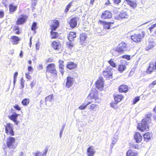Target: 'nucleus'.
I'll return each mask as SVG.
<instances>
[{"mask_svg": "<svg viewBox=\"0 0 156 156\" xmlns=\"http://www.w3.org/2000/svg\"><path fill=\"white\" fill-rule=\"evenodd\" d=\"M51 46L54 49H58L61 47L60 42L59 41H53L51 44Z\"/></svg>", "mask_w": 156, "mask_h": 156, "instance_id": "24", "label": "nucleus"}, {"mask_svg": "<svg viewBox=\"0 0 156 156\" xmlns=\"http://www.w3.org/2000/svg\"><path fill=\"white\" fill-rule=\"evenodd\" d=\"M151 139L150 137H144V141L147 142H148Z\"/></svg>", "mask_w": 156, "mask_h": 156, "instance_id": "60", "label": "nucleus"}, {"mask_svg": "<svg viewBox=\"0 0 156 156\" xmlns=\"http://www.w3.org/2000/svg\"><path fill=\"white\" fill-rule=\"evenodd\" d=\"M126 68V65L123 63H120L118 66V70L120 73H122Z\"/></svg>", "mask_w": 156, "mask_h": 156, "instance_id": "27", "label": "nucleus"}, {"mask_svg": "<svg viewBox=\"0 0 156 156\" xmlns=\"http://www.w3.org/2000/svg\"><path fill=\"white\" fill-rule=\"evenodd\" d=\"M42 92V90L41 89H39L36 92L37 95H40L41 94Z\"/></svg>", "mask_w": 156, "mask_h": 156, "instance_id": "63", "label": "nucleus"}, {"mask_svg": "<svg viewBox=\"0 0 156 156\" xmlns=\"http://www.w3.org/2000/svg\"><path fill=\"white\" fill-rule=\"evenodd\" d=\"M46 73H50L51 76L56 77L57 76V72L55 64L51 63L48 64L46 67Z\"/></svg>", "mask_w": 156, "mask_h": 156, "instance_id": "3", "label": "nucleus"}, {"mask_svg": "<svg viewBox=\"0 0 156 156\" xmlns=\"http://www.w3.org/2000/svg\"><path fill=\"white\" fill-rule=\"evenodd\" d=\"M152 114L151 113H149L148 114H146L145 116V118L144 119H146L149 122V121H151V117H152Z\"/></svg>", "mask_w": 156, "mask_h": 156, "instance_id": "41", "label": "nucleus"}, {"mask_svg": "<svg viewBox=\"0 0 156 156\" xmlns=\"http://www.w3.org/2000/svg\"><path fill=\"white\" fill-rule=\"evenodd\" d=\"M53 98V94H51L50 95L47 97H46L45 98V101H51L52 99V98Z\"/></svg>", "mask_w": 156, "mask_h": 156, "instance_id": "39", "label": "nucleus"}, {"mask_svg": "<svg viewBox=\"0 0 156 156\" xmlns=\"http://www.w3.org/2000/svg\"><path fill=\"white\" fill-rule=\"evenodd\" d=\"M149 122L146 119H142L140 122L137 123V129L142 132L148 131L149 130Z\"/></svg>", "mask_w": 156, "mask_h": 156, "instance_id": "2", "label": "nucleus"}, {"mask_svg": "<svg viewBox=\"0 0 156 156\" xmlns=\"http://www.w3.org/2000/svg\"><path fill=\"white\" fill-rule=\"evenodd\" d=\"M28 72H31L33 70V69L31 66H29L28 67Z\"/></svg>", "mask_w": 156, "mask_h": 156, "instance_id": "62", "label": "nucleus"}, {"mask_svg": "<svg viewBox=\"0 0 156 156\" xmlns=\"http://www.w3.org/2000/svg\"><path fill=\"white\" fill-rule=\"evenodd\" d=\"M138 151L131 149L128 150L126 153V156H138Z\"/></svg>", "mask_w": 156, "mask_h": 156, "instance_id": "25", "label": "nucleus"}, {"mask_svg": "<svg viewBox=\"0 0 156 156\" xmlns=\"http://www.w3.org/2000/svg\"><path fill=\"white\" fill-rule=\"evenodd\" d=\"M113 96L115 101L119 103L121 102L124 98V96L121 94H115Z\"/></svg>", "mask_w": 156, "mask_h": 156, "instance_id": "17", "label": "nucleus"}, {"mask_svg": "<svg viewBox=\"0 0 156 156\" xmlns=\"http://www.w3.org/2000/svg\"><path fill=\"white\" fill-rule=\"evenodd\" d=\"M4 16V12L3 11H0V18H2Z\"/></svg>", "mask_w": 156, "mask_h": 156, "instance_id": "55", "label": "nucleus"}, {"mask_svg": "<svg viewBox=\"0 0 156 156\" xmlns=\"http://www.w3.org/2000/svg\"><path fill=\"white\" fill-rule=\"evenodd\" d=\"M140 100V96H137L135 97L133 101L132 104L134 105L136 104L137 102Z\"/></svg>", "mask_w": 156, "mask_h": 156, "instance_id": "42", "label": "nucleus"}, {"mask_svg": "<svg viewBox=\"0 0 156 156\" xmlns=\"http://www.w3.org/2000/svg\"><path fill=\"white\" fill-rule=\"evenodd\" d=\"M145 35V32L142 31L141 33L138 34H134L130 37L131 39L136 43L140 42Z\"/></svg>", "mask_w": 156, "mask_h": 156, "instance_id": "5", "label": "nucleus"}, {"mask_svg": "<svg viewBox=\"0 0 156 156\" xmlns=\"http://www.w3.org/2000/svg\"><path fill=\"white\" fill-rule=\"evenodd\" d=\"M59 26V21L56 19H54L51 20V24L50 26L51 30H55Z\"/></svg>", "mask_w": 156, "mask_h": 156, "instance_id": "12", "label": "nucleus"}, {"mask_svg": "<svg viewBox=\"0 0 156 156\" xmlns=\"http://www.w3.org/2000/svg\"><path fill=\"white\" fill-rule=\"evenodd\" d=\"M95 152V149L93 146H90L87 148V154L88 156H94Z\"/></svg>", "mask_w": 156, "mask_h": 156, "instance_id": "20", "label": "nucleus"}, {"mask_svg": "<svg viewBox=\"0 0 156 156\" xmlns=\"http://www.w3.org/2000/svg\"><path fill=\"white\" fill-rule=\"evenodd\" d=\"M113 2L115 4H118L121 2V0H113Z\"/></svg>", "mask_w": 156, "mask_h": 156, "instance_id": "61", "label": "nucleus"}, {"mask_svg": "<svg viewBox=\"0 0 156 156\" xmlns=\"http://www.w3.org/2000/svg\"><path fill=\"white\" fill-rule=\"evenodd\" d=\"M98 23L103 26V28L105 29H109L110 26L114 24V22H107L105 20H99L98 21Z\"/></svg>", "mask_w": 156, "mask_h": 156, "instance_id": "11", "label": "nucleus"}, {"mask_svg": "<svg viewBox=\"0 0 156 156\" xmlns=\"http://www.w3.org/2000/svg\"><path fill=\"white\" fill-rule=\"evenodd\" d=\"M31 28L32 30L35 31L37 28V23L35 22H33L32 24Z\"/></svg>", "mask_w": 156, "mask_h": 156, "instance_id": "38", "label": "nucleus"}, {"mask_svg": "<svg viewBox=\"0 0 156 156\" xmlns=\"http://www.w3.org/2000/svg\"><path fill=\"white\" fill-rule=\"evenodd\" d=\"M99 100L98 93L93 90L90 91V93L86 98L84 101L85 105L83 104L80 106L79 108L80 109H84L89 105L90 104L89 109L91 110H95L98 108V104L99 102L98 100Z\"/></svg>", "mask_w": 156, "mask_h": 156, "instance_id": "1", "label": "nucleus"}, {"mask_svg": "<svg viewBox=\"0 0 156 156\" xmlns=\"http://www.w3.org/2000/svg\"><path fill=\"white\" fill-rule=\"evenodd\" d=\"M26 78L28 80H31L32 79L31 76L30 75L29 73H26L25 74Z\"/></svg>", "mask_w": 156, "mask_h": 156, "instance_id": "52", "label": "nucleus"}, {"mask_svg": "<svg viewBox=\"0 0 156 156\" xmlns=\"http://www.w3.org/2000/svg\"><path fill=\"white\" fill-rule=\"evenodd\" d=\"M154 47V45H153L152 43H149V44L146 47V49L147 50H148Z\"/></svg>", "mask_w": 156, "mask_h": 156, "instance_id": "48", "label": "nucleus"}, {"mask_svg": "<svg viewBox=\"0 0 156 156\" xmlns=\"http://www.w3.org/2000/svg\"><path fill=\"white\" fill-rule=\"evenodd\" d=\"M121 58H125L128 60H129L131 59L130 56L128 55H123L121 57Z\"/></svg>", "mask_w": 156, "mask_h": 156, "instance_id": "44", "label": "nucleus"}, {"mask_svg": "<svg viewBox=\"0 0 156 156\" xmlns=\"http://www.w3.org/2000/svg\"><path fill=\"white\" fill-rule=\"evenodd\" d=\"M30 102V99L25 98L23 99L21 101V104L23 106H27Z\"/></svg>", "mask_w": 156, "mask_h": 156, "instance_id": "35", "label": "nucleus"}, {"mask_svg": "<svg viewBox=\"0 0 156 156\" xmlns=\"http://www.w3.org/2000/svg\"><path fill=\"white\" fill-rule=\"evenodd\" d=\"M134 136H142L141 135H140V133L138 132H136L135 133V134L134 135Z\"/></svg>", "mask_w": 156, "mask_h": 156, "instance_id": "57", "label": "nucleus"}, {"mask_svg": "<svg viewBox=\"0 0 156 156\" xmlns=\"http://www.w3.org/2000/svg\"><path fill=\"white\" fill-rule=\"evenodd\" d=\"M24 81L23 80H21V82H20V84L21 85V87L22 88H23L24 87Z\"/></svg>", "mask_w": 156, "mask_h": 156, "instance_id": "59", "label": "nucleus"}, {"mask_svg": "<svg viewBox=\"0 0 156 156\" xmlns=\"http://www.w3.org/2000/svg\"><path fill=\"white\" fill-rule=\"evenodd\" d=\"M131 148H134L135 149H138V146L137 144H133L130 145Z\"/></svg>", "mask_w": 156, "mask_h": 156, "instance_id": "54", "label": "nucleus"}, {"mask_svg": "<svg viewBox=\"0 0 156 156\" xmlns=\"http://www.w3.org/2000/svg\"><path fill=\"white\" fill-rule=\"evenodd\" d=\"M129 88L128 86L125 84L120 85L118 88V90L120 93H126L128 91Z\"/></svg>", "mask_w": 156, "mask_h": 156, "instance_id": "18", "label": "nucleus"}, {"mask_svg": "<svg viewBox=\"0 0 156 156\" xmlns=\"http://www.w3.org/2000/svg\"><path fill=\"white\" fill-rule=\"evenodd\" d=\"M48 150L47 149H45V152L42 153L41 152L37 151L34 154L35 156H46V154Z\"/></svg>", "mask_w": 156, "mask_h": 156, "instance_id": "36", "label": "nucleus"}, {"mask_svg": "<svg viewBox=\"0 0 156 156\" xmlns=\"http://www.w3.org/2000/svg\"><path fill=\"white\" fill-rule=\"evenodd\" d=\"M108 63L110 64V66L113 68H115L116 67V64L114 61L113 59H111L108 61Z\"/></svg>", "mask_w": 156, "mask_h": 156, "instance_id": "37", "label": "nucleus"}, {"mask_svg": "<svg viewBox=\"0 0 156 156\" xmlns=\"http://www.w3.org/2000/svg\"><path fill=\"white\" fill-rule=\"evenodd\" d=\"M111 3L110 2L109 0H108L107 2H106L105 4V5L106 6L109 5L111 4Z\"/></svg>", "mask_w": 156, "mask_h": 156, "instance_id": "64", "label": "nucleus"}, {"mask_svg": "<svg viewBox=\"0 0 156 156\" xmlns=\"http://www.w3.org/2000/svg\"><path fill=\"white\" fill-rule=\"evenodd\" d=\"M74 2H75L74 1H71L66 5V7L64 10V12L65 13H66L68 12L69 9L71 7L74 5Z\"/></svg>", "mask_w": 156, "mask_h": 156, "instance_id": "31", "label": "nucleus"}, {"mask_svg": "<svg viewBox=\"0 0 156 156\" xmlns=\"http://www.w3.org/2000/svg\"><path fill=\"white\" fill-rule=\"evenodd\" d=\"M127 48V47L126 44L124 42H122L119 44L115 51L120 54H122L126 51Z\"/></svg>", "mask_w": 156, "mask_h": 156, "instance_id": "6", "label": "nucleus"}, {"mask_svg": "<svg viewBox=\"0 0 156 156\" xmlns=\"http://www.w3.org/2000/svg\"><path fill=\"white\" fill-rule=\"evenodd\" d=\"M104 80L102 77H99L98 79L95 83L96 87L100 91L102 90L104 88Z\"/></svg>", "mask_w": 156, "mask_h": 156, "instance_id": "9", "label": "nucleus"}, {"mask_svg": "<svg viewBox=\"0 0 156 156\" xmlns=\"http://www.w3.org/2000/svg\"><path fill=\"white\" fill-rule=\"evenodd\" d=\"M13 107L16 110L18 111H20L21 110V107L17 104H16Z\"/></svg>", "mask_w": 156, "mask_h": 156, "instance_id": "47", "label": "nucleus"}, {"mask_svg": "<svg viewBox=\"0 0 156 156\" xmlns=\"http://www.w3.org/2000/svg\"><path fill=\"white\" fill-rule=\"evenodd\" d=\"M35 83H36V81H33L30 84V86L32 88L34 87V86H35Z\"/></svg>", "mask_w": 156, "mask_h": 156, "instance_id": "56", "label": "nucleus"}, {"mask_svg": "<svg viewBox=\"0 0 156 156\" xmlns=\"http://www.w3.org/2000/svg\"><path fill=\"white\" fill-rule=\"evenodd\" d=\"M152 133L151 132H147L144 133L143 135V136H152Z\"/></svg>", "mask_w": 156, "mask_h": 156, "instance_id": "53", "label": "nucleus"}, {"mask_svg": "<svg viewBox=\"0 0 156 156\" xmlns=\"http://www.w3.org/2000/svg\"><path fill=\"white\" fill-rule=\"evenodd\" d=\"M12 125L10 123H7L5 126V133L8 135L13 136L14 132L12 128Z\"/></svg>", "mask_w": 156, "mask_h": 156, "instance_id": "10", "label": "nucleus"}, {"mask_svg": "<svg viewBox=\"0 0 156 156\" xmlns=\"http://www.w3.org/2000/svg\"><path fill=\"white\" fill-rule=\"evenodd\" d=\"M53 59L52 58L50 57L47 59L45 60V62L46 63L51 62H53Z\"/></svg>", "mask_w": 156, "mask_h": 156, "instance_id": "50", "label": "nucleus"}, {"mask_svg": "<svg viewBox=\"0 0 156 156\" xmlns=\"http://www.w3.org/2000/svg\"><path fill=\"white\" fill-rule=\"evenodd\" d=\"M20 115L19 114H17L16 112H14L11 115L8 116V117L13 122L16 124L17 125L18 123V121L17 120V117Z\"/></svg>", "mask_w": 156, "mask_h": 156, "instance_id": "14", "label": "nucleus"}, {"mask_svg": "<svg viewBox=\"0 0 156 156\" xmlns=\"http://www.w3.org/2000/svg\"><path fill=\"white\" fill-rule=\"evenodd\" d=\"M40 48V44L39 42L36 43V48L37 50H39Z\"/></svg>", "mask_w": 156, "mask_h": 156, "instance_id": "58", "label": "nucleus"}, {"mask_svg": "<svg viewBox=\"0 0 156 156\" xmlns=\"http://www.w3.org/2000/svg\"><path fill=\"white\" fill-rule=\"evenodd\" d=\"M77 64L73 62H68L66 66L67 68L68 69L72 70L76 68Z\"/></svg>", "mask_w": 156, "mask_h": 156, "instance_id": "22", "label": "nucleus"}, {"mask_svg": "<svg viewBox=\"0 0 156 156\" xmlns=\"http://www.w3.org/2000/svg\"><path fill=\"white\" fill-rule=\"evenodd\" d=\"M13 31L16 34L19 35L21 32L20 27L18 25H15L13 27Z\"/></svg>", "mask_w": 156, "mask_h": 156, "instance_id": "30", "label": "nucleus"}, {"mask_svg": "<svg viewBox=\"0 0 156 156\" xmlns=\"http://www.w3.org/2000/svg\"><path fill=\"white\" fill-rule=\"evenodd\" d=\"M6 144L7 147L9 149H14L17 146L14 137H8L7 139Z\"/></svg>", "mask_w": 156, "mask_h": 156, "instance_id": "4", "label": "nucleus"}, {"mask_svg": "<svg viewBox=\"0 0 156 156\" xmlns=\"http://www.w3.org/2000/svg\"><path fill=\"white\" fill-rule=\"evenodd\" d=\"M119 16L120 19L127 18L128 17V15L127 12H123L119 13Z\"/></svg>", "mask_w": 156, "mask_h": 156, "instance_id": "33", "label": "nucleus"}, {"mask_svg": "<svg viewBox=\"0 0 156 156\" xmlns=\"http://www.w3.org/2000/svg\"><path fill=\"white\" fill-rule=\"evenodd\" d=\"M66 46L68 48L71 49L73 47L74 44L71 42H68L66 43Z\"/></svg>", "mask_w": 156, "mask_h": 156, "instance_id": "46", "label": "nucleus"}, {"mask_svg": "<svg viewBox=\"0 0 156 156\" xmlns=\"http://www.w3.org/2000/svg\"><path fill=\"white\" fill-rule=\"evenodd\" d=\"M134 139L136 142L137 143L140 142L142 140V137H134Z\"/></svg>", "mask_w": 156, "mask_h": 156, "instance_id": "45", "label": "nucleus"}, {"mask_svg": "<svg viewBox=\"0 0 156 156\" xmlns=\"http://www.w3.org/2000/svg\"><path fill=\"white\" fill-rule=\"evenodd\" d=\"M58 68L59 70L62 75H63L64 72V61L63 60L60 59L58 61Z\"/></svg>", "mask_w": 156, "mask_h": 156, "instance_id": "23", "label": "nucleus"}, {"mask_svg": "<svg viewBox=\"0 0 156 156\" xmlns=\"http://www.w3.org/2000/svg\"><path fill=\"white\" fill-rule=\"evenodd\" d=\"M18 73L17 72H16L14 74V76H13V78H14L13 82H14V83H15L16 81V78H17V77L18 76Z\"/></svg>", "mask_w": 156, "mask_h": 156, "instance_id": "51", "label": "nucleus"}, {"mask_svg": "<svg viewBox=\"0 0 156 156\" xmlns=\"http://www.w3.org/2000/svg\"><path fill=\"white\" fill-rule=\"evenodd\" d=\"M76 37V33L73 31H70L68 36V38L69 41H71L74 40Z\"/></svg>", "mask_w": 156, "mask_h": 156, "instance_id": "29", "label": "nucleus"}, {"mask_svg": "<svg viewBox=\"0 0 156 156\" xmlns=\"http://www.w3.org/2000/svg\"><path fill=\"white\" fill-rule=\"evenodd\" d=\"M156 27V23L152 25L150 27L148 28V29L151 32H152V31L153 29Z\"/></svg>", "mask_w": 156, "mask_h": 156, "instance_id": "49", "label": "nucleus"}, {"mask_svg": "<svg viewBox=\"0 0 156 156\" xmlns=\"http://www.w3.org/2000/svg\"><path fill=\"white\" fill-rule=\"evenodd\" d=\"M28 16L25 14H22L19 17L16 21V24L17 25H22L25 23L27 21Z\"/></svg>", "mask_w": 156, "mask_h": 156, "instance_id": "7", "label": "nucleus"}, {"mask_svg": "<svg viewBox=\"0 0 156 156\" xmlns=\"http://www.w3.org/2000/svg\"><path fill=\"white\" fill-rule=\"evenodd\" d=\"M74 82V80L73 77L69 76H67L66 78V87L68 88H70L73 85Z\"/></svg>", "mask_w": 156, "mask_h": 156, "instance_id": "15", "label": "nucleus"}, {"mask_svg": "<svg viewBox=\"0 0 156 156\" xmlns=\"http://www.w3.org/2000/svg\"><path fill=\"white\" fill-rule=\"evenodd\" d=\"M77 18L75 17L71 18L69 22L68 23L70 27L72 29H73L77 26Z\"/></svg>", "mask_w": 156, "mask_h": 156, "instance_id": "16", "label": "nucleus"}, {"mask_svg": "<svg viewBox=\"0 0 156 156\" xmlns=\"http://www.w3.org/2000/svg\"><path fill=\"white\" fill-rule=\"evenodd\" d=\"M112 16V13L110 11L105 10L102 13L101 18L102 20H106L110 19Z\"/></svg>", "mask_w": 156, "mask_h": 156, "instance_id": "13", "label": "nucleus"}, {"mask_svg": "<svg viewBox=\"0 0 156 156\" xmlns=\"http://www.w3.org/2000/svg\"><path fill=\"white\" fill-rule=\"evenodd\" d=\"M9 8L10 12H14L16 10L17 6L16 5H14L13 3H11L9 5Z\"/></svg>", "mask_w": 156, "mask_h": 156, "instance_id": "32", "label": "nucleus"}, {"mask_svg": "<svg viewBox=\"0 0 156 156\" xmlns=\"http://www.w3.org/2000/svg\"><path fill=\"white\" fill-rule=\"evenodd\" d=\"M125 1L127 2V4L131 7L135 8L137 6V4L136 1L130 0H125Z\"/></svg>", "mask_w": 156, "mask_h": 156, "instance_id": "28", "label": "nucleus"}, {"mask_svg": "<svg viewBox=\"0 0 156 156\" xmlns=\"http://www.w3.org/2000/svg\"><path fill=\"white\" fill-rule=\"evenodd\" d=\"M10 40L13 44H16L19 43L20 39L18 36L13 35L11 37Z\"/></svg>", "mask_w": 156, "mask_h": 156, "instance_id": "21", "label": "nucleus"}, {"mask_svg": "<svg viewBox=\"0 0 156 156\" xmlns=\"http://www.w3.org/2000/svg\"><path fill=\"white\" fill-rule=\"evenodd\" d=\"M156 85V80L153 81L149 85V87L151 88H154V86Z\"/></svg>", "mask_w": 156, "mask_h": 156, "instance_id": "43", "label": "nucleus"}, {"mask_svg": "<svg viewBox=\"0 0 156 156\" xmlns=\"http://www.w3.org/2000/svg\"><path fill=\"white\" fill-rule=\"evenodd\" d=\"M54 30H51L50 31L51 38L52 39H56L58 37V34L57 32H54Z\"/></svg>", "mask_w": 156, "mask_h": 156, "instance_id": "34", "label": "nucleus"}, {"mask_svg": "<svg viewBox=\"0 0 156 156\" xmlns=\"http://www.w3.org/2000/svg\"><path fill=\"white\" fill-rule=\"evenodd\" d=\"M87 34L85 33H82L80 35L79 38L80 42L83 44L85 42L87 38Z\"/></svg>", "mask_w": 156, "mask_h": 156, "instance_id": "26", "label": "nucleus"}, {"mask_svg": "<svg viewBox=\"0 0 156 156\" xmlns=\"http://www.w3.org/2000/svg\"><path fill=\"white\" fill-rule=\"evenodd\" d=\"M112 69L109 66H108L105 70L102 72V74L104 77L107 79L112 78L113 73L111 72V70Z\"/></svg>", "mask_w": 156, "mask_h": 156, "instance_id": "8", "label": "nucleus"}, {"mask_svg": "<svg viewBox=\"0 0 156 156\" xmlns=\"http://www.w3.org/2000/svg\"><path fill=\"white\" fill-rule=\"evenodd\" d=\"M154 67L153 62L150 63L148 67L147 68L146 73L148 74H151L154 70H155Z\"/></svg>", "mask_w": 156, "mask_h": 156, "instance_id": "19", "label": "nucleus"}, {"mask_svg": "<svg viewBox=\"0 0 156 156\" xmlns=\"http://www.w3.org/2000/svg\"><path fill=\"white\" fill-rule=\"evenodd\" d=\"M119 103L117 102L116 101L114 102H112L110 103V105L111 106L114 108H117L118 107V106H117V104Z\"/></svg>", "mask_w": 156, "mask_h": 156, "instance_id": "40", "label": "nucleus"}]
</instances>
